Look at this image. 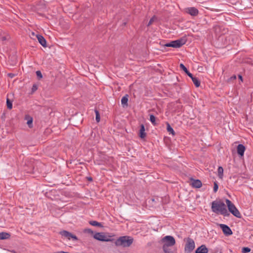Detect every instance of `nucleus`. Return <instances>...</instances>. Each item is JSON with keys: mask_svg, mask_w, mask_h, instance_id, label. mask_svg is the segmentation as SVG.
Here are the masks:
<instances>
[{"mask_svg": "<svg viewBox=\"0 0 253 253\" xmlns=\"http://www.w3.org/2000/svg\"><path fill=\"white\" fill-rule=\"evenodd\" d=\"M211 208L212 211L214 213H220L224 216H228L230 215L226 205L221 201H213L211 203Z\"/></svg>", "mask_w": 253, "mask_h": 253, "instance_id": "1", "label": "nucleus"}, {"mask_svg": "<svg viewBox=\"0 0 253 253\" xmlns=\"http://www.w3.org/2000/svg\"><path fill=\"white\" fill-rule=\"evenodd\" d=\"M133 239L130 236H125L119 237L115 242L116 246H122L123 247H128L133 243Z\"/></svg>", "mask_w": 253, "mask_h": 253, "instance_id": "2", "label": "nucleus"}, {"mask_svg": "<svg viewBox=\"0 0 253 253\" xmlns=\"http://www.w3.org/2000/svg\"><path fill=\"white\" fill-rule=\"evenodd\" d=\"M186 42V39L185 38H182L175 41H171L170 42L167 43L165 44V46L179 48L184 45Z\"/></svg>", "mask_w": 253, "mask_h": 253, "instance_id": "3", "label": "nucleus"}, {"mask_svg": "<svg viewBox=\"0 0 253 253\" xmlns=\"http://www.w3.org/2000/svg\"><path fill=\"white\" fill-rule=\"evenodd\" d=\"M229 211L235 216L240 218L241 215L235 206L228 199L225 200Z\"/></svg>", "mask_w": 253, "mask_h": 253, "instance_id": "4", "label": "nucleus"}, {"mask_svg": "<svg viewBox=\"0 0 253 253\" xmlns=\"http://www.w3.org/2000/svg\"><path fill=\"white\" fill-rule=\"evenodd\" d=\"M162 242L165 246L171 247L175 245V240L171 236H166L162 238Z\"/></svg>", "mask_w": 253, "mask_h": 253, "instance_id": "5", "label": "nucleus"}, {"mask_svg": "<svg viewBox=\"0 0 253 253\" xmlns=\"http://www.w3.org/2000/svg\"><path fill=\"white\" fill-rule=\"evenodd\" d=\"M195 247V245L194 240L190 238H188L185 246V251L188 253H190L194 249Z\"/></svg>", "mask_w": 253, "mask_h": 253, "instance_id": "6", "label": "nucleus"}, {"mask_svg": "<svg viewBox=\"0 0 253 253\" xmlns=\"http://www.w3.org/2000/svg\"><path fill=\"white\" fill-rule=\"evenodd\" d=\"M59 234L62 236V237L66 238L68 240L72 239L74 241H77L78 240L77 237L76 235L66 230L61 231L59 232Z\"/></svg>", "mask_w": 253, "mask_h": 253, "instance_id": "7", "label": "nucleus"}, {"mask_svg": "<svg viewBox=\"0 0 253 253\" xmlns=\"http://www.w3.org/2000/svg\"><path fill=\"white\" fill-rule=\"evenodd\" d=\"M93 237L96 240L100 241L109 242L113 240L110 239L108 237L105 236L103 233H96L93 235Z\"/></svg>", "mask_w": 253, "mask_h": 253, "instance_id": "8", "label": "nucleus"}, {"mask_svg": "<svg viewBox=\"0 0 253 253\" xmlns=\"http://www.w3.org/2000/svg\"><path fill=\"white\" fill-rule=\"evenodd\" d=\"M220 227L225 235L229 236L232 234V230L227 225L221 224H220Z\"/></svg>", "mask_w": 253, "mask_h": 253, "instance_id": "9", "label": "nucleus"}, {"mask_svg": "<svg viewBox=\"0 0 253 253\" xmlns=\"http://www.w3.org/2000/svg\"><path fill=\"white\" fill-rule=\"evenodd\" d=\"M186 12L189 14L191 16H195L198 14V10L194 7H188L186 9Z\"/></svg>", "mask_w": 253, "mask_h": 253, "instance_id": "10", "label": "nucleus"}, {"mask_svg": "<svg viewBox=\"0 0 253 253\" xmlns=\"http://www.w3.org/2000/svg\"><path fill=\"white\" fill-rule=\"evenodd\" d=\"M192 181V186L194 188H199L202 187V183L201 180L199 179H191Z\"/></svg>", "mask_w": 253, "mask_h": 253, "instance_id": "11", "label": "nucleus"}, {"mask_svg": "<svg viewBox=\"0 0 253 253\" xmlns=\"http://www.w3.org/2000/svg\"><path fill=\"white\" fill-rule=\"evenodd\" d=\"M195 253H208V249L205 245H202L196 249Z\"/></svg>", "mask_w": 253, "mask_h": 253, "instance_id": "12", "label": "nucleus"}, {"mask_svg": "<svg viewBox=\"0 0 253 253\" xmlns=\"http://www.w3.org/2000/svg\"><path fill=\"white\" fill-rule=\"evenodd\" d=\"M237 153L240 156H243L246 148L243 144H240L237 146Z\"/></svg>", "mask_w": 253, "mask_h": 253, "instance_id": "13", "label": "nucleus"}, {"mask_svg": "<svg viewBox=\"0 0 253 253\" xmlns=\"http://www.w3.org/2000/svg\"><path fill=\"white\" fill-rule=\"evenodd\" d=\"M37 39L43 47H46V42L43 36L40 35H37Z\"/></svg>", "mask_w": 253, "mask_h": 253, "instance_id": "14", "label": "nucleus"}, {"mask_svg": "<svg viewBox=\"0 0 253 253\" xmlns=\"http://www.w3.org/2000/svg\"><path fill=\"white\" fill-rule=\"evenodd\" d=\"M146 136V134L145 132V127L144 125L141 124L140 125V129L139 130V137L141 138H144Z\"/></svg>", "mask_w": 253, "mask_h": 253, "instance_id": "15", "label": "nucleus"}, {"mask_svg": "<svg viewBox=\"0 0 253 253\" xmlns=\"http://www.w3.org/2000/svg\"><path fill=\"white\" fill-rule=\"evenodd\" d=\"M128 95L127 94H126L125 96H124L121 99V103L124 107L128 106Z\"/></svg>", "mask_w": 253, "mask_h": 253, "instance_id": "16", "label": "nucleus"}, {"mask_svg": "<svg viewBox=\"0 0 253 253\" xmlns=\"http://www.w3.org/2000/svg\"><path fill=\"white\" fill-rule=\"evenodd\" d=\"M10 235L7 232H0V240L8 239L10 238Z\"/></svg>", "mask_w": 253, "mask_h": 253, "instance_id": "17", "label": "nucleus"}, {"mask_svg": "<svg viewBox=\"0 0 253 253\" xmlns=\"http://www.w3.org/2000/svg\"><path fill=\"white\" fill-rule=\"evenodd\" d=\"M25 119L27 120V124L29 127L32 128L33 127V118L27 115L25 116Z\"/></svg>", "mask_w": 253, "mask_h": 253, "instance_id": "18", "label": "nucleus"}, {"mask_svg": "<svg viewBox=\"0 0 253 253\" xmlns=\"http://www.w3.org/2000/svg\"><path fill=\"white\" fill-rule=\"evenodd\" d=\"M180 69L184 71V72L189 77H192L193 75L189 72V71L187 70L186 67L182 63L180 64L179 66Z\"/></svg>", "mask_w": 253, "mask_h": 253, "instance_id": "19", "label": "nucleus"}, {"mask_svg": "<svg viewBox=\"0 0 253 253\" xmlns=\"http://www.w3.org/2000/svg\"><path fill=\"white\" fill-rule=\"evenodd\" d=\"M194 84L195 85L196 87H199L200 85V82L199 81L197 78L194 77L193 76L192 77H190Z\"/></svg>", "mask_w": 253, "mask_h": 253, "instance_id": "20", "label": "nucleus"}, {"mask_svg": "<svg viewBox=\"0 0 253 253\" xmlns=\"http://www.w3.org/2000/svg\"><path fill=\"white\" fill-rule=\"evenodd\" d=\"M167 131L169 132V133H171L173 136L175 135V133L174 131L169 123L167 124Z\"/></svg>", "mask_w": 253, "mask_h": 253, "instance_id": "21", "label": "nucleus"}, {"mask_svg": "<svg viewBox=\"0 0 253 253\" xmlns=\"http://www.w3.org/2000/svg\"><path fill=\"white\" fill-rule=\"evenodd\" d=\"M89 223L90 225H91L92 226L102 227L101 223L100 222H98L96 221H94V220L90 221L89 222Z\"/></svg>", "mask_w": 253, "mask_h": 253, "instance_id": "22", "label": "nucleus"}, {"mask_svg": "<svg viewBox=\"0 0 253 253\" xmlns=\"http://www.w3.org/2000/svg\"><path fill=\"white\" fill-rule=\"evenodd\" d=\"M217 172H218V176L221 178L223 177V169L222 167H219L217 169Z\"/></svg>", "mask_w": 253, "mask_h": 253, "instance_id": "23", "label": "nucleus"}, {"mask_svg": "<svg viewBox=\"0 0 253 253\" xmlns=\"http://www.w3.org/2000/svg\"><path fill=\"white\" fill-rule=\"evenodd\" d=\"M95 115H96L95 120L97 122H99V121L100 120V114H99V111L97 110H95Z\"/></svg>", "mask_w": 253, "mask_h": 253, "instance_id": "24", "label": "nucleus"}, {"mask_svg": "<svg viewBox=\"0 0 253 253\" xmlns=\"http://www.w3.org/2000/svg\"><path fill=\"white\" fill-rule=\"evenodd\" d=\"M6 105H7V107L8 109H12V102L9 99H7Z\"/></svg>", "mask_w": 253, "mask_h": 253, "instance_id": "25", "label": "nucleus"}, {"mask_svg": "<svg viewBox=\"0 0 253 253\" xmlns=\"http://www.w3.org/2000/svg\"><path fill=\"white\" fill-rule=\"evenodd\" d=\"M150 121L153 125H155L156 124V117L153 115H151L150 116Z\"/></svg>", "mask_w": 253, "mask_h": 253, "instance_id": "26", "label": "nucleus"}, {"mask_svg": "<svg viewBox=\"0 0 253 253\" xmlns=\"http://www.w3.org/2000/svg\"><path fill=\"white\" fill-rule=\"evenodd\" d=\"M169 246H165V245L163 246V249L165 253H170L169 250Z\"/></svg>", "mask_w": 253, "mask_h": 253, "instance_id": "27", "label": "nucleus"}, {"mask_svg": "<svg viewBox=\"0 0 253 253\" xmlns=\"http://www.w3.org/2000/svg\"><path fill=\"white\" fill-rule=\"evenodd\" d=\"M251 251V249L248 247H244L242 249V252L243 253H247Z\"/></svg>", "mask_w": 253, "mask_h": 253, "instance_id": "28", "label": "nucleus"}, {"mask_svg": "<svg viewBox=\"0 0 253 253\" xmlns=\"http://www.w3.org/2000/svg\"><path fill=\"white\" fill-rule=\"evenodd\" d=\"M218 185L217 182L216 181L214 182V186H213V192L216 193L218 190Z\"/></svg>", "mask_w": 253, "mask_h": 253, "instance_id": "29", "label": "nucleus"}, {"mask_svg": "<svg viewBox=\"0 0 253 253\" xmlns=\"http://www.w3.org/2000/svg\"><path fill=\"white\" fill-rule=\"evenodd\" d=\"M156 19V17L155 16L151 18L148 23L147 26H149L150 25H151Z\"/></svg>", "mask_w": 253, "mask_h": 253, "instance_id": "30", "label": "nucleus"}, {"mask_svg": "<svg viewBox=\"0 0 253 253\" xmlns=\"http://www.w3.org/2000/svg\"><path fill=\"white\" fill-rule=\"evenodd\" d=\"M36 75L39 79H41L42 78V75L40 71H36Z\"/></svg>", "mask_w": 253, "mask_h": 253, "instance_id": "31", "label": "nucleus"}, {"mask_svg": "<svg viewBox=\"0 0 253 253\" xmlns=\"http://www.w3.org/2000/svg\"><path fill=\"white\" fill-rule=\"evenodd\" d=\"M84 232L86 233H88L90 234H93V232L90 229L88 228L84 229Z\"/></svg>", "mask_w": 253, "mask_h": 253, "instance_id": "32", "label": "nucleus"}, {"mask_svg": "<svg viewBox=\"0 0 253 253\" xmlns=\"http://www.w3.org/2000/svg\"><path fill=\"white\" fill-rule=\"evenodd\" d=\"M7 40V37H5V36H3V37H1L0 38V40H1V41H4L5 40Z\"/></svg>", "mask_w": 253, "mask_h": 253, "instance_id": "33", "label": "nucleus"}, {"mask_svg": "<svg viewBox=\"0 0 253 253\" xmlns=\"http://www.w3.org/2000/svg\"><path fill=\"white\" fill-rule=\"evenodd\" d=\"M37 89V87L36 85H34L32 87V91H35Z\"/></svg>", "mask_w": 253, "mask_h": 253, "instance_id": "34", "label": "nucleus"}, {"mask_svg": "<svg viewBox=\"0 0 253 253\" xmlns=\"http://www.w3.org/2000/svg\"><path fill=\"white\" fill-rule=\"evenodd\" d=\"M236 79V76L235 75H233L232 76L231 78H230V80H235Z\"/></svg>", "mask_w": 253, "mask_h": 253, "instance_id": "35", "label": "nucleus"}, {"mask_svg": "<svg viewBox=\"0 0 253 253\" xmlns=\"http://www.w3.org/2000/svg\"><path fill=\"white\" fill-rule=\"evenodd\" d=\"M238 77H239V79L242 82L243 81L242 76L240 75H239Z\"/></svg>", "mask_w": 253, "mask_h": 253, "instance_id": "36", "label": "nucleus"}, {"mask_svg": "<svg viewBox=\"0 0 253 253\" xmlns=\"http://www.w3.org/2000/svg\"><path fill=\"white\" fill-rule=\"evenodd\" d=\"M87 179L90 181H92V178L91 177H88Z\"/></svg>", "mask_w": 253, "mask_h": 253, "instance_id": "37", "label": "nucleus"}]
</instances>
